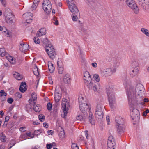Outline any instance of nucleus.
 Returning a JSON list of instances; mask_svg holds the SVG:
<instances>
[{
  "instance_id": "nucleus-1",
  "label": "nucleus",
  "mask_w": 149,
  "mask_h": 149,
  "mask_svg": "<svg viewBox=\"0 0 149 149\" xmlns=\"http://www.w3.org/2000/svg\"><path fill=\"white\" fill-rule=\"evenodd\" d=\"M137 100L135 99H131L130 97L128 99L129 105L130 107V110L132 111L131 112V117L132 119L134 120L135 122H137L139 121L140 118V113L139 111L135 107H136L139 104L141 103L142 104L143 103L141 97L138 96Z\"/></svg>"
},
{
  "instance_id": "nucleus-2",
  "label": "nucleus",
  "mask_w": 149,
  "mask_h": 149,
  "mask_svg": "<svg viewBox=\"0 0 149 149\" xmlns=\"http://www.w3.org/2000/svg\"><path fill=\"white\" fill-rule=\"evenodd\" d=\"M145 89L144 86L141 84H138L136 88L131 87L129 90L127 92L128 99L130 97L131 99L133 100L135 99V100H137V97L139 96L142 98V94L144 93Z\"/></svg>"
},
{
  "instance_id": "nucleus-3",
  "label": "nucleus",
  "mask_w": 149,
  "mask_h": 149,
  "mask_svg": "<svg viewBox=\"0 0 149 149\" xmlns=\"http://www.w3.org/2000/svg\"><path fill=\"white\" fill-rule=\"evenodd\" d=\"M113 88L114 87L112 85H110L107 86L106 88V92L108 96L110 105L112 108L114 107V105L116 104L115 94Z\"/></svg>"
},
{
  "instance_id": "nucleus-4",
  "label": "nucleus",
  "mask_w": 149,
  "mask_h": 149,
  "mask_svg": "<svg viewBox=\"0 0 149 149\" xmlns=\"http://www.w3.org/2000/svg\"><path fill=\"white\" fill-rule=\"evenodd\" d=\"M104 108V105L100 103H98L97 105L95 114L96 119L98 121H101L102 120L104 115L103 111Z\"/></svg>"
},
{
  "instance_id": "nucleus-5",
  "label": "nucleus",
  "mask_w": 149,
  "mask_h": 149,
  "mask_svg": "<svg viewBox=\"0 0 149 149\" xmlns=\"http://www.w3.org/2000/svg\"><path fill=\"white\" fill-rule=\"evenodd\" d=\"M125 2L127 6L133 10L135 14H137L139 13V8L134 0H126Z\"/></svg>"
},
{
  "instance_id": "nucleus-6",
  "label": "nucleus",
  "mask_w": 149,
  "mask_h": 149,
  "mask_svg": "<svg viewBox=\"0 0 149 149\" xmlns=\"http://www.w3.org/2000/svg\"><path fill=\"white\" fill-rule=\"evenodd\" d=\"M46 51L51 59H53L56 57V52L52 45H49V46L46 47Z\"/></svg>"
},
{
  "instance_id": "nucleus-7",
  "label": "nucleus",
  "mask_w": 149,
  "mask_h": 149,
  "mask_svg": "<svg viewBox=\"0 0 149 149\" xmlns=\"http://www.w3.org/2000/svg\"><path fill=\"white\" fill-rule=\"evenodd\" d=\"M70 108V104L69 101L66 99L63 98L62 102L61 109L64 113V117H65L68 112Z\"/></svg>"
},
{
  "instance_id": "nucleus-8",
  "label": "nucleus",
  "mask_w": 149,
  "mask_h": 149,
  "mask_svg": "<svg viewBox=\"0 0 149 149\" xmlns=\"http://www.w3.org/2000/svg\"><path fill=\"white\" fill-rule=\"evenodd\" d=\"M42 8L45 12L48 13L50 12L52 8L50 1L49 0H44L42 3Z\"/></svg>"
},
{
  "instance_id": "nucleus-9",
  "label": "nucleus",
  "mask_w": 149,
  "mask_h": 149,
  "mask_svg": "<svg viewBox=\"0 0 149 149\" xmlns=\"http://www.w3.org/2000/svg\"><path fill=\"white\" fill-rule=\"evenodd\" d=\"M79 108L80 110L82 113L85 114H88L90 110L89 106L88 104H79Z\"/></svg>"
},
{
  "instance_id": "nucleus-10",
  "label": "nucleus",
  "mask_w": 149,
  "mask_h": 149,
  "mask_svg": "<svg viewBox=\"0 0 149 149\" xmlns=\"http://www.w3.org/2000/svg\"><path fill=\"white\" fill-rule=\"evenodd\" d=\"M139 4L144 9H149V0H137Z\"/></svg>"
},
{
  "instance_id": "nucleus-11",
  "label": "nucleus",
  "mask_w": 149,
  "mask_h": 149,
  "mask_svg": "<svg viewBox=\"0 0 149 149\" xmlns=\"http://www.w3.org/2000/svg\"><path fill=\"white\" fill-rule=\"evenodd\" d=\"M93 77L97 82L95 83L93 87V89L95 91H97L98 89L100 88V85L99 82L100 81L99 76L97 74L94 75Z\"/></svg>"
},
{
  "instance_id": "nucleus-12",
  "label": "nucleus",
  "mask_w": 149,
  "mask_h": 149,
  "mask_svg": "<svg viewBox=\"0 0 149 149\" xmlns=\"http://www.w3.org/2000/svg\"><path fill=\"white\" fill-rule=\"evenodd\" d=\"M58 71L60 74H62L63 73L64 68L63 64L61 59L58 58L57 61Z\"/></svg>"
},
{
  "instance_id": "nucleus-13",
  "label": "nucleus",
  "mask_w": 149,
  "mask_h": 149,
  "mask_svg": "<svg viewBox=\"0 0 149 149\" xmlns=\"http://www.w3.org/2000/svg\"><path fill=\"white\" fill-rule=\"evenodd\" d=\"M32 14L30 12H28L25 13L23 15L22 17L25 19L26 22L29 23L31 22L32 20Z\"/></svg>"
},
{
  "instance_id": "nucleus-14",
  "label": "nucleus",
  "mask_w": 149,
  "mask_h": 149,
  "mask_svg": "<svg viewBox=\"0 0 149 149\" xmlns=\"http://www.w3.org/2000/svg\"><path fill=\"white\" fill-rule=\"evenodd\" d=\"M5 14L6 15V22L9 24H11L13 23V20L14 19V16L10 13L6 15L5 13Z\"/></svg>"
},
{
  "instance_id": "nucleus-15",
  "label": "nucleus",
  "mask_w": 149,
  "mask_h": 149,
  "mask_svg": "<svg viewBox=\"0 0 149 149\" xmlns=\"http://www.w3.org/2000/svg\"><path fill=\"white\" fill-rule=\"evenodd\" d=\"M79 104H88V101L85 97L83 95H80L79 97Z\"/></svg>"
},
{
  "instance_id": "nucleus-16",
  "label": "nucleus",
  "mask_w": 149,
  "mask_h": 149,
  "mask_svg": "<svg viewBox=\"0 0 149 149\" xmlns=\"http://www.w3.org/2000/svg\"><path fill=\"white\" fill-rule=\"evenodd\" d=\"M115 120L116 123V125H121V127L123 128L124 127V125L123 124V118L121 116H117L115 118Z\"/></svg>"
},
{
  "instance_id": "nucleus-17",
  "label": "nucleus",
  "mask_w": 149,
  "mask_h": 149,
  "mask_svg": "<svg viewBox=\"0 0 149 149\" xmlns=\"http://www.w3.org/2000/svg\"><path fill=\"white\" fill-rule=\"evenodd\" d=\"M139 68L137 67L132 68L130 70V74L131 77L136 76L139 73Z\"/></svg>"
},
{
  "instance_id": "nucleus-18",
  "label": "nucleus",
  "mask_w": 149,
  "mask_h": 149,
  "mask_svg": "<svg viewBox=\"0 0 149 149\" xmlns=\"http://www.w3.org/2000/svg\"><path fill=\"white\" fill-rule=\"evenodd\" d=\"M29 47V46L27 44H25L23 42H22L19 46V49L22 52H25L28 49Z\"/></svg>"
},
{
  "instance_id": "nucleus-19",
  "label": "nucleus",
  "mask_w": 149,
  "mask_h": 149,
  "mask_svg": "<svg viewBox=\"0 0 149 149\" xmlns=\"http://www.w3.org/2000/svg\"><path fill=\"white\" fill-rule=\"evenodd\" d=\"M68 8L72 14H79L78 10L75 5L69 6Z\"/></svg>"
},
{
  "instance_id": "nucleus-20",
  "label": "nucleus",
  "mask_w": 149,
  "mask_h": 149,
  "mask_svg": "<svg viewBox=\"0 0 149 149\" xmlns=\"http://www.w3.org/2000/svg\"><path fill=\"white\" fill-rule=\"evenodd\" d=\"M84 81H89L91 80V76L88 72H85L84 73Z\"/></svg>"
},
{
  "instance_id": "nucleus-21",
  "label": "nucleus",
  "mask_w": 149,
  "mask_h": 149,
  "mask_svg": "<svg viewBox=\"0 0 149 149\" xmlns=\"http://www.w3.org/2000/svg\"><path fill=\"white\" fill-rule=\"evenodd\" d=\"M83 113V114H81L78 115L77 116V119L78 120L81 121H85V120L87 115V114L86 115V114L85 115L84 114V113Z\"/></svg>"
},
{
  "instance_id": "nucleus-22",
  "label": "nucleus",
  "mask_w": 149,
  "mask_h": 149,
  "mask_svg": "<svg viewBox=\"0 0 149 149\" xmlns=\"http://www.w3.org/2000/svg\"><path fill=\"white\" fill-rule=\"evenodd\" d=\"M26 84L25 82H22L20 85L19 90L21 92L24 93L27 90L26 88Z\"/></svg>"
},
{
  "instance_id": "nucleus-23",
  "label": "nucleus",
  "mask_w": 149,
  "mask_h": 149,
  "mask_svg": "<svg viewBox=\"0 0 149 149\" xmlns=\"http://www.w3.org/2000/svg\"><path fill=\"white\" fill-rule=\"evenodd\" d=\"M8 54L6 51L5 48H1L0 49V55L1 56H5L6 58L8 55Z\"/></svg>"
},
{
  "instance_id": "nucleus-24",
  "label": "nucleus",
  "mask_w": 149,
  "mask_h": 149,
  "mask_svg": "<svg viewBox=\"0 0 149 149\" xmlns=\"http://www.w3.org/2000/svg\"><path fill=\"white\" fill-rule=\"evenodd\" d=\"M85 84L87 86V87L90 89H91L93 88L94 84H93V83L92 82V80L88 81H84Z\"/></svg>"
},
{
  "instance_id": "nucleus-25",
  "label": "nucleus",
  "mask_w": 149,
  "mask_h": 149,
  "mask_svg": "<svg viewBox=\"0 0 149 149\" xmlns=\"http://www.w3.org/2000/svg\"><path fill=\"white\" fill-rule=\"evenodd\" d=\"M13 74L14 77L18 80H20L22 78V76L19 73L17 72H13Z\"/></svg>"
},
{
  "instance_id": "nucleus-26",
  "label": "nucleus",
  "mask_w": 149,
  "mask_h": 149,
  "mask_svg": "<svg viewBox=\"0 0 149 149\" xmlns=\"http://www.w3.org/2000/svg\"><path fill=\"white\" fill-rule=\"evenodd\" d=\"M41 40L42 42L45 45L46 47L49 45H51L49 44V41L47 38H42Z\"/></svg>"
},
{
  "instance_id": "nucleus-27",
  "label": "nucleus",
  "mask_w": 149,
  "mask_h": 149,
  "mask_svg": "<svg viewBox=\"0 0 149 149\" xmlns=\"http://www.w3.org/2000/svg\"><path fill=\"white\" fill-rule=\"evenodd\" d=\"M115 145V143L114 140H108L107 142V145L108 147L113 148Z\"/></svg>"
},
{
  "instance_id": "nucleus-28",
  "label": "nucleus",
  "mask_w": 149,
  "mask_h": 149,
  "mask_svg": "<svg viewBox=\"0 0 149 149\" xmlns=\"http://www.w3.org/2000/svg\"><path fill=\"white\" fill-rule=\"evenodd\" d=\"M89 120L90 123L93 125L95 124V120L93 118V114L91 113H89Z\"/></svg>"
},
{
  "instance_id": "nucleus-29",
  "label": "nucleus",
  "mask_w": 149,
  "mask_h": 149,
  "mask_svg": "<svg viewBox=\"0 0 149 149\" xmlns=\"http://www.w3.org/2000/svg\"><path fill=\"white\" fill-rule=\"evenodd\" d=\"M33 108L34 110L36 112H40L41 109V107L39 104H34Z\"/></svg>"
},
{
  "instance_id": "nucleus-30",
  "label": "nucleus",
  "mask_w": 149,
  "mask_h": 149,
  "mask_svg": "<svg viewBox=\"0 0 149 149\" xmlns=\"http://www.w3.org/2000/svg\"><path fill=\"white\" fill-rule=\"evenodd\" d=\"M49 71L51 73H52L54 70L55 68L53 66V64L51 63L48 64Z\"/></svg>"
},
{
  "instance_id": "nucleus-31",
  "label": "nucleus",
  "mask_w": 149,
  "mask_h": 149,
  "mask_svg": "<svg viewBox=\"0 0 149 149\" xmlns=\"http://www.w3.org/2000/svg\"><path fill=\"white\" fill-rule=\"evenodd\" d=\"M116 125V127L117 128V130L118 132L120 134L121 133H123L124 132L125 126L124 125V127L123 128H122V127H121V125Z\"/></svg>"
},
{
  "instance_id": "nucleus-32",
  "label": "nucleus",
  "mask_w": 149,
  "mask_h": 149,
  "mask_svg": "<svg viewBox=\"0 0 149 149\" xmlns=\"http://www.w3.org/2000/svg\"><path fill=\"white\" fill-rule=\"evenodd\" d=\"M54 96V99L55 102H58L61 98V93L58 94L57 93H55Z\"/></svg>"
},
{
  "instance_id": "nucleus-33",
  "label": "nucleus",
  "mask_w": 149,
  "mask_h": 149,
  "mask_svg": "<svg viewBox=\"0 0 149 149\" xmlns=\"http://www.w3.org/2000/svg\"><path fill=\"white\" fill-rule=\"evenodd\" d=\"M6 58L11 63L15 64L16 63L15 60V58H13V57L8 55Z\"/></svg>"
},
{
  "instance_id": "nucleus-34",
  "label": "nucleus",
  "mask_w": 149,
  "mask_h": 149,
  "mask_svg": "<svg viewBox=\"0 0 149 149\" xmlns=\"http://www.w3.org/2000/svg\"><path fill=\"white\" fill-rule=\"evenodd\" d=\"M142 32L146 36L149 37V31L144 28H142L141 29Z\"/></svg>"
},
{
  "instance_id": "nucleus-35",
  "label": "nucleus",
  "mask_w": 149,
  "mask_h": 149,
  "mask_svg": "<svg viewBox=\"0 0 149 149\" xmlns=\"http://www.w3.org/2000/svg\"><path fill=\"white\" fill-rule=\"evenodd\" d=\"M68 7L75 5L76 2L74 0H67Z\"/></svg>"
},
{
  "instance_id": "nucleus-36",
  "label": "nucleus",
  "mask_w": 149,
  "mask_h": 149,
  "mask_svg": "<svg viewBox=\"0 0 149 149\" xmlns=\"http://www.w3.org/2000/svg\"><path fill=\"white\" fill-rule=\"evenodd\" d=\"M34 67L33 69V72L36 76H37L39 74L38 67L36 66V65H34Z\"/></svg>"
},
{
  "instance_id": "nucleus-37",
  "label": "nucleus",
  "mask_w": 149,
  "mask_h": 149,
  "mask_svg": "<svg viewBox=\"0 0 149 149\" xmlns=\"http://www.w3.org/2000/svg\"><path fill=\"white\" fill-rule=\"evenodd\" d=\"M120 62L119 58H115L113 61V63L115 67H118L119 66Z\"/></svg>"
},
{
  "instance_id": "nucleus-38",
  "label": "nucleus",
  "mask_w": 149,
  "mask_h": 149,
  "mask_svg": "<svg viewBox=\"0 0 149 149\" xmlns=\"http://www.w3.org/2000/svg\"><path fill=\"white\" fill-rule=\"evenodd\" d=\"M37 98L36 95L35 93H32L31 95V98L29 100V101H33L34 103L35 104V101L36 100Z\"/></svg>"
},
{
  "instance_id": "nucleus-39",
  "label": "nucleus",
  "mask_w": 149,
  "mask_h": 149,
  "mask_svg": "<svg viewBox=\"0 0 149 149\" xmlns=\"http://www.w3.org/2000/svg\"><path fill=\"white\" fill-rule=\"evenodd\" d=\"M22 97V94L19 92H17L15 95V98L17 100L21 98Z\"/></svg>"
},
{
  "instance_id": "nucleus-40",
  "label": "nucleus",
  "mask_w": 149,
  "mask_h": 149,
  "mask_svg": "<svg viewBox=\"0 0 149 149\" xmlns=\"http://www.w3.org/2000/svg\"><path fill=\"white\" fill-rule=\"evenodd\" d=\"M131 64L132 68H134L136 67H139L138 63L136 60H134L132 61Z\"/></svg>"
},
{
  "instance_id": "nucleus-41",
  "label": "nucleus",
  "mask_w": 149,
  "mask_h": 149,
  "mask_svg": "<svg viewBox=\"0 0 149 149\" xmlns=\"http://www.w3.org/2000/svg\"><path fill=\"white\" fill-rule=\"evenodd\" d=\"M104 73L107 75H110L112 74V71L111 69L108 68L106 69Z\"/></svg>"
},
{
  "instance_id": "nucleus-42",
  "label": "nucleus",
  "mask_w": 149,
  "mask_h": 149,
  "mask_svg": "<svg viewBox=\"0 0 149 149\" xmlns=\"http://www.w3.org/2000/svg\"><path fill=\"white\" fill-rule=\"evenodd\" d=\"M61 89L60 86H56L55 89V93H57V94H59V93H61Z\"/></svg>"
},
{
  "instance_id": "nucleus-43",
  "label": "nucleus",
  "mask_w": 149,
  "mask_h": 149,
  "mask_svg": "<svg viewBox=\"0 0 149 149\" xmlns=\"http://www.w3.org/2000/svg\"><path fill=\"white\" fill-rule=\"evenodd\" d=\"M38 118L40 121L43 122L44 121L45 116L44 115L42 114H40L38 116Z\"/></svg>"
},
{
  "instance_id": "nucleus-44",
  "label": "nucleus",
  "mask_w": 149,
  "mask_h": 149,
  "mask_svg": "<svg viewBox=\"0 0 149 149\" xmlns=\"http://www.w3.org/2000/svg\"><path fill=\"white\" fill-rule=\"evenodd\" d=\"M79 14H72V20L73 21H76L77 20V15H78Z\"/></svg>"
},
{
  "instance_id": "nucleus-45",
  "label": "nucleus",
  "mask_w": 149,
  "mask_h": 149,
  "mask_svg": "<svg viewBox=\"0 0 149 149\" xmlns=\"http://www.w3.org/2000/svg\"><path fill=\"white\" fill-rule=\"evenodd\" d=\"M7 95V93H6L4 90H1L0 91V96L6 97Z\"/></svg>"
},
{
  "instance_id": "nucleus-46",
  "label": "nucleus",
  "mask_w": 149,
  "mask_h": 149,
  "mask_svg": "<svg viewBox=\"0 0 149 149\" xmlns=\"http://www.w3.org/2000/svg\"><path fill=\"white\" fill-rule=\"evenodd\" d=\"M71 148L72 149H79V147L76 143H72V144Z\"/></svg>"
},
{
  "instance_id": "nucleus-47",
  "label": "nucleus",
  "mask_w": 149,
  "mask_h": 149,
  "mask_svg": "<svg viewBox=\"0 0 149 149\" xmlns=\"http://www.w3.org/2000/svg\"><path fill=\"white\" fill-rule=\"evenodd\" d=\"M64 81L65 83L68 84L70 82V78L69 77H64Z\"/></svg>"
},
{
  "instance_id": "nucleus-48",
  "label": "nucleus",
  "mask_w": 149,
  "mask_h": 149,
  "mask_svg": "<svg viewBox=\"0 0 149 149\" xmlns=\"http://www.w3.org/2000/svg\"><path fill=\"white\" fill-rule=\"evenodd\" d=\"M5 135L2 134L1 136L0 137V139L1 141L2 142H5L6 140L5 139Z\"/></svg>"
},
{
  "instance_id": "nucleus-49",
  "label": "nucleus",
  "mask_w": 149,
  "mask_h": 149,
  "mask_svg": "<svg viewBox=\"0 0 149 149\" xmlns=\"http://www.w3.org/2000/svg\"><path fill=\"white\" fill-rule=\"evenodd\" d=\"M33 40L36 44H39L40 43L39 39L37 37H34L33 38Z\"/></svg>"
},
{
  "instance_id": "nucleus-50",
  "label": "nucleus",
  "mask_w": 149,
  "mask_h": 149,
  "mask_svg": "<svg viewBox=\"0 0 149 149\" xmlns=\"http://www.w3.org/2000/svg\"><path fill=\"white\" fill-rule=\"evenodd\" d=\"M36 4L34 3H33V5L31 7V10H35L37 8V7L38 4Z\"/></svg>"
},
{
  "instance_id": "nucleus-51",
  "label": "nucleus",
  "mask_w": 149,
  "mask_h": 149,
  "mask_svg": "<svg viewBox=\"0 0 149 149\" xmlns=\"http://www.w3.org/2000/svg\"><path fill=\"white\" fill-rule=\"evenodd\" d=\"M52 105L51 103H48L47 105V109L50 111L51 110L52 108Z\"/></svg>"
},
{
  "instance_id": "nucleus-52",
  "label": "nucleus",
  "mask_w": 149,
  "mask_h": 149,
  "mask_svg": "<svg viewBox=\"0 0 149 149\" xmlns=\"http://www.w3.org/2000/svg\"><path fill=\"white\" fill-rule=\"evenodd\" d=\"M65 133L63 131H61L59 133V135L61 137V138H63L64 137Z\"/></svg>"
},
{
  "instance_id": "nucleus-53",
  "label": "nucleus",
  "mask_w": 149,
  "mask_h": 149,
  "mask_svg": "<svg viewBox=\"0 0 149 149\" xmlns=\"http://www.w3.org/2000/svg\"><path fill=\"white\" fill-rule=\"evenodd\" d=\"M44 35H45V34H43L42 33H41V32H40L39 31H38L37 32V33L36 35L37 36L40 37Z\"/></svg>"
},
{
  "instance_id": "nucleus-54",
  "label": "nucleus",
  "mask_w": 149,
  "mask_h": 149,
  "mask_svg": "<svg viewBox=\"0 0 149 149\" xmlns=\"http://www.w3.org/2000/svg\"><path fill=\"white\" fill-rule=\"evenodd\" d=\"M7 101L8 103L11 104L13 101V100L11 98H9L7 100Z\"/></svg>"
},
{
  "instance_id": "nucleus-55",
  "label": "nucleus",
  "mask_w": 149,
  "mask_h": 149,
  "mask_svg": "<svg viewBox=\"0 0 149 149\" xmlns=\"http://www.w3.org/2000/svg\"><path fill=\"white\" fill-rule=\"evenodd\" d=\"M39 31L40 32H41V33L44 34L45 35V29L44 28H42L41 29H40Z\"/></svg>"
},
{
  "instance_id": "nucleus-56",
  "label": "nucleus",
  "mask_w": 149,
  "mask_h": 149,
  "mask_svg": "<svg viewBox=\"0 0 149 149\" xmlns=\"http://www.w3.org/2000/svg\"><path fill=\"white\" fill-rule=\"evenodd\" d=\"M26 129L25 127H21L19 128V130L22 132H23L26 131Z\"/></svg>"
},
{
  "instance_id": "nucleus-57",
  "label": "nucleus",
  "mask_w": 149,
  "mask_h": 149,
  "mask_svg": "<svg viewBox=\"0 0 149 149\" xmlns=\"http://www.w3.org/2000/svg\"><path fill=\"white\" fill-rule=\"evenodd\" d=\"M106 120L107 122V124L108 125H109V122H110V119H109V116H106Z\"/></svg>"
},
{
  "instance_id": "nucleus-58",
  "label": "nucleus",
  "mask_w": 149,
  "mask_h": 149,
  "mask_svg": "<svg viewBox=\"0 0 149 149\" xmlns=\"http://www.w3.org/2000/svg\"><path fill=\"white\" fill-rule=\"evenodd\" d=\"M46 147L47 149H51L52 147V145L50 144H47Z\"/></svg>"
},
{
  "instance_id": "nucleus-59",
  "label": "nucleus",
  "mask_w": 149,
  "mask_h": 149,
  "mask_svg": "<svg viewBox=\"0 0 149 149\" xmlns=\"http://www.w3.org/2000/svg\"><path fill=\"white\" fill-rule=\"evenodd\" d=\"M91 65L93 67L95 68H96L97 66V64L95 62L92 63Z\"/></svg>"
},
{
  "instance_id": "nucleus-60",
  "label": "nucleus",
  "mask_w": 149,
  "mask_h": 149,
  "mask_svg": "<svg viewBox=\"0 0 149 149\" xmlns=\"http://www.w3.org/2000/svg\"><path fill=\"white\" fill-rule=\"evenodd\" d=\"M4 32L6 33V35L7 36H9L10 35V33L8 32V31H4Z\"/></svg>"
},
{
  "instance_id": "nucleus-61",
  "label": "nucleus",
  "mask_w": 149,
  "mask_h": 149,
  "mask_svg": "<svg viewBox=\"0 0 149 149\" xmlns=\"http://www.w3.org/2000/svg\"><path fill=\"white\" fill-rule=\"evenodd\" d=\"M9 117L8 116H7L5 118V121L6 123L9 120Z\"/></svg>"
},
{
  "instance_id": "nucleus-62",
  "label": "nucleus",
  "mask_w": 149,
  "mask_h": 149,
  "mask_svg": "<svg viewBox=\"0 0 149 149\" xmlns=\"http://www.w3.org/2000/svg\"><path fill=\"white\" fill-rule=\"evenodd\" d=\"M43 125L44 127L47 128L48 127V123H43Z\"/></svg>"
},
{
  "instance_id": "nucleus-63",
  "label": "nucleus",
  "mask_w": 149,
  "mask_h": 149,
  "mask_svg": "<svg viewBox=\"0 0 149 149\" xmlns=\"http://www.w3.org/2000/svg\"><path fill=\"white\" fill-rule=\"evenodd\" d=\"M108 140H114V139L113 137V136H109V137H108Z\"/></svg>"
},
{
  "instance_id": "nucleus-64",
  "label": "nucleus",
  "mask_w": 149,
  "mask_h": 149,
  "mask_svg": "<svg viewBox=\"0 0 149 149\" xmlns=\"http://www.w3.org/2000/svg\"><path fill=\"white\" fill-rule=\"evenodd\" d=\"M1 1L2 3V4L3 5L5 6L6 4L5 0H1Z\"/></svg>"
}]
</instances>
